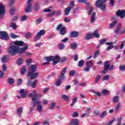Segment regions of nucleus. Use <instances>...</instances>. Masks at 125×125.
<instances>
[{"mask_svg":"<svg viewBox=\"0 0 125 125\" xmlns=\"http://www.w3.org/2000/svg\"><path fill=\"white\" fill-rule=\"evenodd\" d=\"M67 68L66 67L63 68V70L62 71V73L60 76H59V80L61 81H63L64 80L65 74H66V70Z\"/></svg>","mask_w":125,"mask_h":125,"instance_id":"14","label":"nucleus"},{"mask_svg":"<svg viewBox=\"0 0 125 125\" xmlns=\"http://www.w3.org/2000/svg\"><path fill=\"white\" fill-rule=\"evenodd\" d=\"M59 46L61 50L64 49V48L65 47V46L64 45V44H63V43H60L59 44Z\"/></svg>","mask_w":125,"mask_h":125,"instance_id":"54","label":"nucleus"},{"mask_svg":"<svg viewBox=\"0 0 125 125\" xmlns=\"http://www.w3.org/2000/svg\"><path fill=\"white\" fill-rule=\"evenodd\" d=\"M18 52H19V47L12 45L8 48V53L11 56H14V55L17 54Z\"/></svg>","mask_w":125,"mask_h":125,"instance_id":"2","label":"nucleus"},{"mask_svg":"<svg viewBox=\"0 0 125 125\" xmlns=\"http://www.w3.org/2000/svg\"><path fill=\"white\" fill-rule=\"evenodd\" d=\"M93 93L94 94H96V95H97L98 97H100V96H101V93L99 92H96L95 90H93Z\"/></svg>","mask_w":125,"mask_h":125,"instance_id":"55","label":"nucleus"},{"mask_svg":"<svg viewBox=\"0 0 125 125\" xmlns=\"http://www.w3.org/2000/svg\"><path fill=\"white\" fill-rule=\"evenodd\" d=\"M28 48V46H26V47H22L21 49L20 48H19V53L22 54L23 52H25L26 49Z\"/></svg>","mask_w":125,"mask_h":125,"instance_id":"30","label":"nucleus"},{"mask_svg":"<svg viewBox=\"0 0 125 125\" xmlns=\"http://www.w3.org/2000/svg\"><path fill=\"white\" fill-rule=\"evenodd\" d=\"M100 79H101V75H99L95 78V83H97L100 81Z\"/></svg>","mask_w":125,"mask_h":125,"instance_id":"39","label":"nucleus"},{"mask_svg":"<svg viewBox=\"0 0 125 125\" xmlns=\"http://www.w3.org/2000/svg\"><path fill=\"white\" fill-rule=\"evenodd\" d=\"M5 13V7L2 4L0 3V18H2L1 15Z\"/></svg>","mask_w":125,"mask_h":125,"instance_id":"12","label":"nucleus"},{"mask_svg":"<svg viewBox=\"0 0 125 125\" xmlns=\"http://www.w3.org/2000/svg\"><path fill=\"white\" fill-rule=\"evenodd\" d=\"M15 44L18 45V46H22V45L24 44V42L21 41H16L15 42Z\"/></svg>","mask_w":125,"mask_h":125,"instance_id":"26","label":"nucleus"},{"mask_svg":"<svg viewBox=\"0 0 125 125\" xmlns=\"http://www.w3.org/2000/svg\"><path fill=\"white\" fill-rule=\"evenodd\" d=\"M10 36L12 39H17V38H18V36L14 34V33H11Z\"/></svg>","mask_w":125,"mask_h":125,"instance_id":"52","label":"nucleus"},{"mask_svg":"<svg viewBox=\"0 0 125 125\" xmlns=\"http://www.w3.org/2000/svg\"><path fill=\"white\" fill-rule=\"evenodd\" d=\"M37 72V65H31L29 67V71L28 73H36Z\"/></svg>","mask_w":125,"mask_h":125,"instance_id":"15","label":"nucleus"},{"mask_svg":"<svg viewBox=\"0 0 125 125\" xmlns=\"http://www.w3.org/2000/svg\"><path fill=\"white\" fill-rule=\"evenodd\" d=\"M32 37V35L31 34V33L28 32L25 34V39L28 40V39H30Z\"/></svg>","mask_w":125,"mask_h":125,"instance_id":"53","label":"nucleus"},{"mask_svg":"<svg viewBox=\"0 0 125 125\" xmlns=\"http://www.w3.org/2000/svg\"><path fill=\"white\" fill-rule=\"evenodd\" d=\"M77 1L80 3H86L87 5H89V3H87L84 0H77Z\"/></svg>","mask_w":125,"mask_h":125,"instance_id":"50","label":"nucleus"},{"mask_svg":"<svg viewBox=\"0 0 125 125\" xmlns=\"http://www.w3.org/2000/svg\"><path fill=\"white\" fill-rule=\"evenodd\" d=\"M86 67L90 68V67H92V66H93V62H92L91 61L87 62H86Z\"/></svg>","mask_w":125,"mask_h":125,"instance_id":"34","label":"nucleus"},{"mask_svg":"<svg viewBox=\"0 0 125 125\" xmlns=\"http://www.w3.org/2000/svg\"><path fill=\"white\" fill-rule=\"evenodd\" d=\"M53 59V56L46 57V62H48L49 64L52 61Z\"/></svg>","mask_w":125,"mask_h":125,"instance_id":"29","label":"nucleus"},{"mask_svg":"<svg viewBox=\"0 0 125 125\" xmlns=\"http://www.w3.org/2000/svg\"><path fill=\"white\" fill-rule=\"evenodd\" d=\"M8 5L10 7L9 11L11 15H14L15 13V6L14 5V0H10Z\"/></svg>","mask_w":125,"mask_h":125,"instance_id":"5","label":"nucleus"},{"mask_svg":"<svg viewBox=\"0 0 125 125\" xmlns=\"http://www.w3.org/2000/svg\"><path fill=\"white\" fill-rule=\"evenodd\" d=\"M120 107H121V104H118L115 108V112H118L119 111V109H120Z\"/></svg>","mask_w":125,"mask_h":125,"instance_id":"63","label":"nucleus"},{"mask_svg":"<svg viewBox=\"0 0 125 125\" xmlns=\"http://www.w3.org/2000/svg\"><path fill=\"white\" fill-rule=\"evenodd\" d=\"M119 69L120 71H125V65H121L119 66Z\"/></svg>","mask_w":125,"mask_h":125,"instance_id":"57","label":"nucleus"},{"mask_svg":"<svg viewBox=\"0 0 125 125\" xmlns=\"http://www.w3.org/2000/svg\"><path fill=\"white\" fill-rule=\"evenodd\" d=\"M42 21V18H39L36 20V24L37 25H38V24H40L41 22Z\"/></svg>","mask_w":125,"mask_h":125,"instance_id":"61","label":"nucleus"},{"mask_svg":"<svg viewBox=\"0 0 125 125\" xmlns=\"http://www.w3.org/2000/svg\"><path fill=\"white\" fill-rule=\"evenodd\" d=\"M70 47L72 50H75L78 47V44L77 42H74L70 44Z\"/></svg>","mask_w":125,"mask_h":125,"instance_id":"24","label":"nucleus"},{"mask_svg":"<svg viewBox=\"0 0 125 125\" xmlns=\"http://www.w3.org/2000/svg\"><path fill=\"white\" fill-rule=\"evenodd\" d=\"M80 121L78 119H73L70 123L69 125H79Z\"/></svg>","mask_w":125,"mask_h":125,"instance_id":"18","label":"nucleus"},{"mask_svg":"<svg viewBox=\"0 0 125 125\" xmlns=\"http://www.w3.org/2000/svg\"><path fill=\"white\" fill-rule=\"evenodd\" d=\"M37 110L39 113H41L42 111V104H39L38 107H37Z\"/></svg>","mask_w":125,"mask_h":125,"instance_id":"40","label":"nucleus"},{"mask_svg":"<svg viewBox=\"0 0 125 125\" xmlns=\"http://www.w3.org/2000/svg\"><path fill=\"white\" fill-rule=\"evenodd\" d=\"M45 35V30H41L38 33H37L36 36L34 38V42H38L39 40H41L42 36H44Z\"/></svg>","mask_w":125,"mask_h":125,"instance_id":"6","label":"nucleus"},{"mask_svg":"<svg viewBox=\"0 0 125 125\" xmlns=\"http://www.w3.org/2000/svg\"><path fill=\"white\" fill-rule=\"evenodd\" d=\"M59 61H60V57H59V56L57 55L55 57L53 56L52 62L54 66H55V65H56V64H57Z\"/></svg>","mask_w":125,"mask_h":125,"instance_id":"11","label":"nucleus"},{"mask_svg":"<svg viewBox=\"0 0 125 125\" xmlns=\"http://www.w3.org/2000/svg\"><path fill=\"white\" fill-rule=\"evenodd\" d=\"M31 105H32L33 107H31L30 108V112H33V110L35 109V107H36V106H37V105H40V104H36L34 102H32Z\"/></svg>","mask_w":125,"mask_h":125,"instance_id":"25","label":"nucleus"},{"mask_svg":"<svg viewBox=\"0 0 125 125\" xmlns=\"http://www.w3.org/2000/svg\"><path fill=\"white\" fill-rule=\"evenodd\" d=\"M109 68H110V64L109 63V61H107L104 63V70L103 71V74H106V72H108Z\"/></svg>","mask_w":125,"mask_h":125,"instance_id":"9","label":"nucleus"},{"mask_svg":"<svg viewBox=\"0 0 125 125\" xmlns=\"http://www.w3.org/2000/svg\"><path fill=\"white\" fill-rule=\"evenodd\" d=\"M38 83V80H35L32 83L31 87L33 88H35L36 87V85H37V83Z\"/></svg>","mask_w":125,"mask_h":125,"instance_id":"45","label":"nucleus"},{"mask_svg":"<svg viewBox=\"0 0 125 125\" xmlns=\"http://www.w3.org/2000/svg\"><path fill=\"white\" fill-rule=\"evenodd\" d=\"M105 42H106V39H103L102 40H100L99 43L100 45H103V44H104Z\"/></svg>","mask_w":125,"mask_h":125,"instance_id":"48","label":"nucleus"},{"mask_svg":"<svg viewBox=\"0 0 125 125\" xmlns=\"http://www.w3.org/2000/svg\"><path fill=\"white\" fill-rule=\"evenodd\" d=\"M40 75V73L38 72H28L27 75L28 78H31V80H36L38 77Z\"/></svg>","mask_w":125,"mask_h":125,"instance_id":"8","label":"nucleus"},{"mask_svg":"<svg viewBox=\"0 0 125 125\" xmlns=\"http://www.w3.org/2000/svg\"><path fill=\"white\" fill-rule=\"evenodd\" d=\"M70 38H77L79 37V32L78 31H72L70 34Z\"/></svg>","mask_w":125,"mask_h":125,"instance_id":"16","label":"nucleus"},{"mask_svg":"<svg viewBox=\"0 0 125 125\" xmlns=\"http://www.w3.org/2000/svg\"><path fill=\"white\" fill-rule=\"evenodd\" d=\"M34 9L37 11L39 10V9H40V6L39 5V3L36 4L35 6L34 7Z\"/></svg>","mask_w":125,"mask_h":125,"instance_id":"60","label":"nucleus"},{"mask_svg":"<svg viewBox=\"0 0 125 125\" xmlns=\"http://www.w3.org/2000/svg\"><path fill=\"white\" fill-rule=\"evenodd\" d=\"M120 101V98L118 96H115L113 98V102L114 103H118Z\"/></svg>","mask_w":125,"mask_h":125,"instance_id":"37","label":"nucleus"},{"mask_svg":"<svg viewBox=\"0 0 125 125\" xmlns=\"http://www.w3.org/2000/svg\"><path fill=\"white\" fill-rule=\"evenodd\" d=\"M0 39L4 41H7L9 39L8 33L5 31H0Z\"/></svg>","mask_w":125,"mask_h":125,"instance_id":"7","label":"nucleus"},{"mask_svg":"<svg viewBox=\"0 0 125 125\" xmlns=\"http://www.w3.org/2000/svg\"><path fill=\"white\" fill-rule=\"evenodd\" d=\"M107 1V0H98L96 2V6L100 8L102 10L106 9V5L104 4Z\"/></svg>","mask_w":125,"mask_h":125,"instance_id":"3","label":"nucleus"},{"mask_svg":"<svg viewBox=\"0 0 125 125\" xmlns=\"http://www.w3.org/2000/svg\"><path fill=\"white\" fill-rule=\"evenodd\" d=\"M62 82V81H61V80L58 79L56 82V85L57 86H60Z\"/></svg>","mask_w":125,"mask_h":125,"instance_id":"51","label":"nucleus"},{"mask_svg":"<svg viewBox=\"0 0 125 125\" xmlns=\"http://www.w3.org/2000/svg\"><path fill=\"white\" fill-rule=\"evenodd\" d=\"M106 115H107V112L106 111H104L102 112L100 118L101 119H103V118H104Z\"/></svg>","mask_w":125,"mask_h":125,"instance_id":"41","label":"nucleus"},{"mask_svg":"<svg viewBox=\"0 0 125 125\" xmlns=\"http://www.w3.org/2000/svg\"><path fill=\"white\" fill-rule=\"evenodd\" d=\"M11 27L13 29V30H16V28H17V25H16V23L12 22L11 23Z\"/></svg>","mask_w":125,"mask_h":125,"instance_id":"46","label":"nucleus"},{"mask_svg":"<svg viewBox=\"0 0 125 125\" xmlns=\"http://www.w3.org/2000/svg\"><path fill=\"white\" fill-rule=\"evenodd\" d=\"M60 30V35L61 36H65L66 34H67V29L65 26H62V24L60 23L59 25H57L56 27L57 31H59Z\"/></svg>","mask_w":125,"mask_h":125,"instance_id":"4","label":"nucleus"},{"mask_svg":"<svg viewBox=\"0 0 125 125\" xmlns=\"http://www.w3.org/2000/svg\"><path fill=\"white\" fill-rule=\"evenodd\" d=\"M18 18H19L18 16L13 17L12 18V21H17V20H18Z\"/></svg>","mask_w":125,"mask_h":125,"instance_id":"62","label":"nucleus"},{"mask_svg":"<svg viewBox=\"0 0 125 125\" xmlns=\"http://www.w3.org/2000/svg\"><path fill=\"white\" fill-rule=\"evenodd\" d=\"M109 79H110V76L108 75H106L103 77L104 81H108V80H109Z\"/></svg>","mask_w":125,"mask_h":125,"instance_id":"58","label":"nucleus"},{"mask_svg":"<svg viewBox=\"0 0 125 125\" xmlns=\"http://www.w3.org/2000/svg\"><path fill=\"white\" fill-rule=\"evenodd\" d=\"M42 125H49V122H48V121H44L42 122Z\"/></svg>","mask_w":125,"mask_h":125,"instance_id":"64","label":"nucleus"},{"mask_svg":"<svg viewBox=\"0 0 125 125\" xmlns=\"http://www.w3.org/2000/svg\"><path fill=\"white\" fill-rule=\"evenodd\" d=\"M93 37L92 34H90L89 33L87 34L86 35V37L84 38L85 41H89V40H91V38Z\"/></svg>","mask_w":125,"mask_h":125,"instance_id":"27","label":"nucleus"},{"mask_svg":"<svg viewBox=\"0 0 125 125\" xmlns=\"http://www.w3.org/2000/svg\"><path fill=\"white\" fill-rule=\"evenodd\" d=\"M117 16H120V17L122 19L125 18V10H118L116 12Z\"/></svg>","mask_w":125,"mask_h":125,"instance_id":"10","label":"nucleus"},{"mask_svg":"<svg viewBox=\"0 0 125 125\" xmlns=\"http://www.w3.org/2000/svg\"><path fill=\"white\" fill-rule=\"evenodd\" d=\"M27 19H28V16H27V15H24L21 18V21L23 22L24 21H26Z\"/></svg>","mask_w":125,"mask_h":125,"instance_id":"47","label":"nucleus"},{"mask_svg":"<svg viewBox=\"0 0 125 125\" xmlns=\"http://www.w3.org/2000/svg\"><path fill=\"white\" fill-rule=\"evenodd\" d=\"M56 105V104L55 103H52L49 106V109L50 110H53V109H54V107H55Z\"/></svg>","mask_w":125,"mask_h":125,"instance_id":"38","label":"nucleus"},{"mask_svg":"<svg viewBox=\"0 0 125 125\" xmlns=\"http://www.w3.org/2000/svg\"><path fill=\"white\" fill-rule=\"evenodd\" d=\"M76 74V70H71L69 72V76L71 77H73V76H75V74Z\"/></svg>","mask_w":125,"mask_h":125,"instance_id":"49","label":"nucleus"},{"mask_svg":"<svg viewBox=\"0 0 125 125\" xmlns=\"http://www.w3.org/2000/svg\"><path fill=\"white\" fill-rule=\"evenodd\" d=\"M84 63V62L83 61V60H81L78 62V67H83V66Z\"/></svg>","mask_w":125,"mask_h":125,"instance_id":"42","label":"nucleus"},{"mask_svg":"<svg viewBox=\"0 0 125 125\" xmlns=\"http://www.w3.org/2000/svg\"><path fill=\"white\" fill-rule=\"evenodd\" d=\"M7 83L9 84H12L14 83V79L10 78V79H8Z\"/></svg>","mask_w":125,"mask_h":125,"instance_id":"43","label":"nucleus"},{"mask_svg":"<svg viewBox=\"0 0 125 125\" xmlns=\"http://www.w3.org/2000/svg\"><path fill=\"white\" fill-rule=\"evenodd\" d=\"M74 0H72L70 1V3H69V6L70 8H73V7H74L75 6V4H74Z\"/></svg>","mask_w":125,"mask_h":125,"instance_id":"56","label":"nucleus"},{"mask_svg":"<svg viewBox=\"0 0 125 125\" xmlns=\"http://www.w3.org/2000/svg\"><path fill=\"white\" fill-rule=\"evenodd\" d=\"M25 11L26 13H29V12H31V11H32V4H27L26 8L25 9Z\"/></svg>","mask_w":125,"mask_h":125,"instance_id":"17","label":"nucleus"},{"mask_svg":"<svg viewBox=\"0 0 125 125\" xmlns=\"http://www.w3.org/2000/svg\"><path fill=\"white\" fill-rule=\"evenodd\" d=\"M27 72V68L26 66H22L21 69V73L22 76L25 75V73Z\"/></svg>","mask_w":125,"mask_h":125,"instance_id":"19","label":"nucleus"},{"mask_svg":"<svg viewBox=\"0 0 125 125\" xmlns=\"http://www.w3.org/2000/svg\"><path fill=\"white\" fill-rule=\"evenodd\" d=\"M77 101H78V98H77V97L74 98L72 100V103H71V107H73V106H74V105H75V104L76 103V102H77Z\"/></svg>","mask_w":125,"mask_h":125,"instance_id":"44","label":"nucleus"},{"mask_svg":"<svg viewBox=\"0 0 125 125\" xmlns=\"http://www.w3.org/2000/svg\"><path fill=\"white\" fill-rule=\"evenodd\" d=\"M92 36L94 38H99V37H100V34H98V33H97V30H95L93 32Z\"/></svg>","mask_w":125,"mask_h":125,"instance_id":"32","label":"nucleus"},{"mask_svg":"<svg viewBox=\"0 0 125 125\" xmlns=\"http://www.w3.org/2000/svg\"><path fill=\"white\" fill-rule=\"evenodd\" d=\"M17 115L20 117H21V115H22V113H23V107H20L17 110Z\"/></svg>","mask_w":125,"mask_h":125,"instance_id":"21","label":"nucleus"},{"mask_svg":"<svg viewBox=\"0 0 125 125\" xmlns=\"http://www.w3.org/2000/svg\"><path fill=\"white\" fill-rule=\"evenodd\" d=\"M72 8H71V7H68L65 8L64 14L65 16L69 15V14L70 13V11H71Z\"/></svg>","mask_w":125,"mask_h":125,"instance_id":"20","label":"nucleus"},{"mask_svg":"<svg viewBox=\"0 0 125 125\" xmlns=\"http://www.w3.org/2000/svg\"><path fill=\"white\" fill-rule=\"evenodd\" d=\"M2 70L3 72H5L7 70V67H6V64H3L2 66Z\"/></svg>","mask_w":125,"mask_h":125,"instance_id":"59","label":"nucleus"},{"mask_svg":"<svg viewBox=\"0 0 125 125\" xmlns=\"http://www.w3.org/2000/svg\"><path fill=\"white\" fill-rule=\"evenodd\" d=\"M109 92L110 91L106 89H103L102 91V93L103 95H107V94H109Z\"/></svg>","mask_w":125,"mask_h":125,"instance_id":"35","label":"nucleus"},{"mask_svg":"<svg viewBox=\"0 0 125 125\" xmlns=\"http://www.w3.org/2000/svg\"><path fill=\"white\" fill-rule=\"evenodd\" d=\"M28 96L29 97H32L31 100L32 101V102H34L36 104H39V105L41 104V101L40 100H37V99H40L42 97V94L37 93L33 95V93H29Z\"/></svg>","mask_w":125,"mask_h":125,"instance_id":"1","label":"nucleus"},{"mask_svg":"<svg viewBox=\"0 0 125 125\" xmlns=\"http://www.w3.org/2000/svg\"><path fill=\"white\" fill-rule=\"evenodd\" d=\"M122 27V24L121 23H119L117 25V27L116 28V29H115V30L114 31V33L115 34H118L119 33L120 30H121V28Z\"/></svg>","mask_w":125,"mask_h":125,"instance_id":"23","label":"nucleus"},{"mask_svg":"<svg viewBox=\"0 0 125 125\" xmlns=\"http://www.w3.org/2000/svg\"><path fill=\"white\" fill-rule=\"evenodd\" d=\"M105 44L106 45H109L106 49V51H109L115 47V46L113 45V42H106Z\"/></svg>","mask_w":125,"mask_h":125,"instance_id":"13","label":"nucleus"},{"mask_svg":"<svg viewBox=\"0 0 125 125\" xmlns=\"http://www.w3.org/2000/svg\"><path fill=\"white\" fill-rule=\"evenodd\" d=\"M96 17V13L93 12L91 17V23H93L94 22H95V17Z\"/></svg>","mask_w":125,"mask_h":125,"instance_id":"22","label":"nucleus"},{"mask_svg":"<svg viewBox=\"0 0 125 125\" xmlns=\"http://www.w3.org/2000/svg\"><path fill=\"white\" fill-rule=\"evenodd\" d=\"M117 23H118V21H114L112 23L110 24L108 27L109 28H113V27H115V26L116 25V24H117Z\"/></svg>","mask_w":125,"mask_h":125,"instance_id":"36","label":"nucleus"},{"mask_svg":"<svg viewBox=\"0 0 125 125\" xmlns=\"http://www.w3.org/2000/svg\"><path fill=\"white\" fill-rule=\"evenodd\" d=\"M22 63H23V59L22 58H20L17 60V65H22Z\"/></svg>","mask_w":125,"mask_h":125,"instance_id":"31","label":"nucleus"},{"mask_svg":"<svg viewBox=\"0 0 125 125\" xmlns=\"http://www.w3.org/2000/svg\"><path fill=\"white\" fill-rule=\"evenodd\" d=\"M62 98L64 100V101H69V97L65 94L62 95Z\"/></svg>","mask_w":125,"mask_h":125,"instance_id":"33","label":"nucleus"},{"mask_svg":"<svg viewBox=\"0 0 125 125\" xmlns=\"http://www.w3.org/2000/svg\"><path fill=\"white\" fill-rule=\"evenodd\" d=\"M1 62L2 63H7V56L5 55V56H3L1 59Z\"/></svg>","mask_w":125,"mask_h":125,"instance_id":"28","label":"nucleus"}]
</instances>
